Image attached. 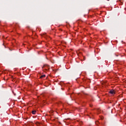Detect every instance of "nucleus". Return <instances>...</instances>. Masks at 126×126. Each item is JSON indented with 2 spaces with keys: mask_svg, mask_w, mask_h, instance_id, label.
Returning a JSON list of instances; mask_svg holds the SVG:
<instances>
[{
  "mask_svg": "<svg viewBox=\"0 0 126 126\" xmlns=\"http://www.w3.org/2000/svg\"><path fill=\"white\" fill-rule=\"evenodd\" d=\"M42 69L44 71H48V70L50 69V66L48 65H44L42 67Z\"/></svg>",
  "mask_w": 126,
  "mask_h": 126,
  "instance_id": "obj_1",
  "label": "nucleus"
},
{
  "mask_svg": "<svg viewBox=\"0 0 126 126\" xmlns=\"http://www.w3.org/2000/svg\"><path fill=\"white\" fill-rule=\"evenodd\" d=\"M32 113L33 115H35L36 114V111L33 110L32 112Z\"/></svg>",
  "mask_w": 126,
  "mask_h": 126,
  "instance_id": "obj_4",
  "label": "nucleus"
},
{
  "mask_svg": "<svg viewBox=\"0 0 126 126\" xmlns=\"http://www.w3.org/2000/svg\"><path fill=\"white\" fill-rule=\"evenodd\" d=\"M109 93L110 94H112V95H114V94H115L116 92L114 90H111L109 91Z\"/></svg>",
  "mask_w": 126,
  "mask_h": 126,
  "instance_id": "obj_2",
  "label": "nucleus"
},
{
  "mask_svg": "<svg viewBox=\"0 0 126 126\" xmlns=\"http://www.w3.org/2000/svg\"><path fill=\"white\" fill-rule=\"evenodd\" d=\"M45 77H46V75H42L40 76V78H41V79H43Z\"/></svg>",
  "mask_w": 126,
  "mask_h": 126,
  "instance_id": "obj_3",
  "label": "nucleus"
}]
</instances>
